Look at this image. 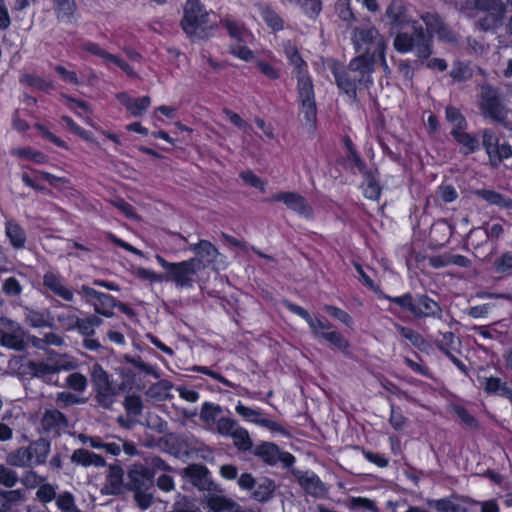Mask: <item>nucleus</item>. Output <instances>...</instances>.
<instances>
[{
	"instance_id": "20e7f679",
	"label": "nucleus",
	"mask_w": 512,
	"mask_h": 512,
	"mask_svg": "<svg viewBox=\"0 0 512 512\" xmlns=\"http://www.w3.org/2000/svg\"><path fill=\"white\" fill-rule=\"evenodd\" d=\"M184 32L190 37L205 38L213 29L209 14L204 10L199 0H188L184 7V17L181 21Z\"/></svg>"
},
{
	"instance_id": "a211bd4d",
	"label": "nucleus",
	"mask_w": 512,
	"mask_h": 512,
	"mask_svg": "<svg viewBox=\"0 0 512 512\" xmlns=\"http://www.w3.org/2000/svg\"><path fill=\"white\" fill-rule=\"evenodd\" d=\"M453 233V228L445 220L435 222L430 229V239L438 246L444 245Z\"/></svg>"
},
{
	"instance_id": "72a5a7b5",
	"label": "nucleus",
	"mask_w": 512,
	"mask_h": 512,
	"mask_svg": "<svg viewBox=\"0 0 512 512\" xmlns=\"http://www.w3.org/2000/svg\"><path fill=\"white\" fill-rule=\"evenodd\" d=\"M116 305V300L112 296L104 293H102L99 298L93 302L95 311L106 317L113 316L111 309Z\"/></svg>"
},
{
	"instance_id": "1a4fd4ad",
	"label": "nucleus",
	"mask_w": 512,
	"mask_h": 512,
	"mask_svg": "<svg viewBox=\"0 0 512 512\" xmlns=\"http://www.w3.org/2000/svg\"><path fill=\"white\" fill-rule=\"evenodd\" d=\"M1 344L14 350H23L25 347V333L18 323L2 317L0 318Z\"/></svg>"
},
{
	"instance_id": "423d86ee",
	"label": "nucleus",
	"mask_w": 512,
	"mask_h": 512,
	"mask_svg": "<svg viewBox=\"0 0 512 512\" xmlns=\"http://www.w3.org/2000/svg\"><path fill=\"white\" fill-rule=\"evenodd\" d=\"M297 92L300 104V116L302 117L301 121L309 132H314L317 122V105L313 82L310 76L301 75L299 77Z\"/></svg>"
},
{
	"instance_id": "2f4dec72",
	"label": "nucleus",
	"mask_w": 512,
	"mask_h": 512,
	"mask_svg": "<svg viewBox=\"0 0 512 512\" xmlns=\"http://www.w3.org/2000/svg\"><path fill=\"white\" fill-rule=\"evenodd\" d=\"M207 505L212 512H229L235 507V502L220 495H212L207 498Z\"/></svg>"
},
{
	"instance_id": "5fc2aeb1",
	"label": "nucleus",
	"mask_w": 512,
	"mask_h": 512,
	"mask_svg": "<svg viewBox=\"0 0 512 512\" xmlns=\"http://www.w3.org/2000/svg\"><path fill=\"white\" fill-rule=\"evenodd\" d=\"M400 332V334L407 340H409L414 346L420 347L424 344V339L420 334L415 332L414 330L406 327L396 326Z\"/></svg>"
},
{
	"instance_id": "13d9d810",
	"label": "nucleus",
	"mask_w": 512,
	"mask_h": 512,
	"mask_svg": "<svg viewBox=\"0 0 512 512\" xmlns=\"http://www.w3.org/2000/svg\"><path fill=\"white\" fill-rule=\"evenodd\" d=\"M220 412V406H216L211 403H205L202 407L200 418L205 422H211L215 420L216 415Z\"/></svg>"
},
{
	"instance_id": "412c9836",
	"label": "nucleus",
	"mask_w": 512,
	"mask_h": 512,
	"mask_svg": "<svg viewBox=\"0 0 512 512\" xmlns=\"http://www.w3.org/2000/svg\"><path fill=\"white\" fill-rule=\"evenodd\" d=\"M123 474V470L120 466L111 465L109 467L107 475L108 483L104 488L108 494H119L121 492Z\"/></svg>"
},
{
	"instance_id": "dca6fc26",
	"label": "nucleus",
	"mask_w": 512,
	"mask_h": 512,
	"mask_svg": "<svg viewBox=\"0 0 512 512\" xmlns=\"http://www.w3.org/2000/svg\"><path fill=\"white\" fill-rule=\"evenodd\" d=\"M191 249L196 253L195 258H200L201 263L205 266L213 263L219 254L217 248L206 240H201L197 244L192 245Z\"/></svg>"
},
{
	"instance_id": "de8ad7c7",
	"label": "nucleus",
	"mask_w": 512,
	"mask_h": 512,
	"mask_svg": "<svg viewBox=\"0 0 512 512\" xmlns=\"http://www.w3.org/2000/svg\"><path fill=\"white\" fill-rule=\"evenodd\" d=\"M446 118L453 125V129L462 130L466 127L465 118L462 116L460 111L453 107L448 106L446 108Z\"/></svg>"
},
{
	"instance_id": "bb28decb",
	"label": "nucleus",
	"mask_w": 512,
	"mask_h": 512,
	"mask_svg": "<svg viewBox=\"0 0 512 512\" xmlns=\"http://www.w3.org/2000/svg\"><path fill=\"white\" fill-rule=\"evenodd\" d=\"M41 424L47 431L66 426L64 415L56 409L47 410L42 417Z\"/></svg>"
},
{
	"instance_id": "6e6552de",
	"label": "nucleus",
	"mask_w": 512,
	"mask_h": 512,
	"mask_svg": "<svg viewBox=\"0 0 512 512\" xmlns=\"http://www.w3.org/2000/svg\"><path fill=\"white\" fill-rule=\"evenodd\" d=\"M481 109L492 120L505 123L507 109L502 104L497 90L490 86H483L481 92Z\"/></svg>"
},
{
	"instance_id": "f8f14e48",
	"label": "nucleus",
	"mask_w": 512,
	"mask_h": 512,
	"mask_svg": "<svg viewBox=\"0 0 512 512\" xmlns=\"http://www.w3.org/2000/svg\"><path fill=\"white\" fill-rule=\"evenodd\" d=\"M273 200L283 202L289 209L295 211L305 218H310L312 216V207L299 193L280 192L273 196Z\"/></svg>"
},
{
	"instance_id": "052dcab7",
	"label": "nucleus",
	"mask_w": 512,
	"mask_h": 512,
	"mask_svg": "<svg viewBox=\"0 0 512 512\" xmlns=\"http://www.w3.org/2000/svg\"><path fill=\"white\" fill-rule=\"evenodd\" d=\"M50 450V443L45 439H39L35 443L34 453L36 454L37 462L43 463Z\"/></svg>"
},
{
	"instance_id": "7c9ffc66",
	"label": "nucleus",
	"mask_w": 512,
	"mask_h": 512,
	"mask_svg": "<svg viewBox=\"0 0 512 512\" xmlns=\"http://www.w3.org/2000/svg\"><path fill=\"white\" fill-rule=\"evenodd\" d=\"M455 140L463 146L464 154H470L478 148V140L462 130L452 129Z\"/></svg>"
},
{
	"instance_id": "2eb2a0df",
	"label": "nucleus",
	"mask_w": 512,
	"mask_h": 512,
	"mask_svg": "<svg viewBox=\"0 0 512 512\" xmlns=\"http://www.w3.org/2000/svg\"><path fill=\"white\" fill-rule=\"evenodd\" d=\"M71 461L85 467H104L106 465L105 459L102 456L92 453L86 449L75 450L71 455Z\"/></svg>"
},
{
	"instance_id": "a18cd8bd",
	"label": "nucleus",
	"mask_w": 512,
	"mask_h": 512,
	"mask_svg": "<svg viewBox=\"0 0 512 512\" xmlns=\"http://www.w3.org/2000/svg\"><path fill=\"white\" fill-rule=\"evenodd\" d=\"M66 385L76 392H83L87 388L88 380L83 374L74 372L66 378Z\"/></svg>"
},
{
	"instance_id": "473e14b6",
	"label": "nucleus",
	"mask_w": 512,
	"mask_h": 512,
	"mask_svg": "<svg viewBox=\"0 0 512 512\" xmlns=\"http://www.w3.org/2000/svg\"><path fill=\"white\" fill-rule=\"evenodd\" d=\"M6 235L15 248H21L24 246L26 240L25 233L17 223L12 221L6 223Z\"/></svg>"
},
{
	"instance_id": "4d7b16f0",
	"label": "nucleus",
	"mask_w": 512,
	"mask_h": 512,
	"mask_svg": "<svg viewBox=\"0 0 512 512\" xmlns=\"http://www.w3.org/2000/svg\"><path fill=\"white\" fill-rule=\"evenodd\" d=\"M36 495L40 501L46 503L52 501L56 497V491L52 485L42 484L38 488Z\"/></svg>"
},
{
	"instance_id": "0e129e2a",
	"label": "nucleus",
	"mask_w": 512,
	"mask_h": 512,
	"mask_svg": "<svg viewBox=\"0 0 512 512\" xmlns=\"http://www.w3.org/2000/svg\"><path fill=\"white\" fill-rule=\"evenodd\" d=\"M113 206L118 208L126 217L140 220V217L134 212L132 206L122 199H117L111 202Z\"/></svg>"
},
{
	"instance_id": "bf43d9fd",
	"label": "nucleus",
	"mask_w": 512,
	"mask_h": 512,
	"mask_svg": "<svg viewBox=\"0 0 512 512\" xmlns=\"http://www.w3.org/2000/svg\"><path fill=\"white\" fill-rule=\"evenodd\" d=\"M389 422L395 430L400 431L406 425L407 418L400 411L391 406Z\"/></svg>"
},
{
	"instance_id": "c9c22d12",
	"label": "nucleus",
	"mask_w": 512,
	"mask_h": 512,
	"mask_svg": "<svg viewBox=\"0 0 512 512\" xmlns=\"http://www.w3.org/2000/svg\"><path fill=\"white\" fill-rule=\"evenodd\" d=\"M258 11L260 12L261 16L267 23V25L275 30L279 31L283 29V20L282 18L270 7L268 6H258Z\"/></svg>"
},
{
	"instance_id": "603ef678",
	"label": "nucleus",
	"mask_w": 512,
	"mask_h": 512,
	"mask_svg": "<svg viewBox=\"0 0 512 512\" xmlns=\"http://www.w3.org/2000/svg\"><path fill=\"white\" fill-rule=\"evenodd\" d=\"M239 424L230 418H220L217 422V431L222 435L232 436Z\"/></svg>"
},
{
	"instance_id": "e433bc0d",
	"label": "nucleus",
	"mask_w": 512,
	"mask_h": 512,
	"mask_svg": "<svg viewBox=\"0 0 512 512\" xmlns=\"http://www.w3.org/2000/svg\"><path fill=\"white\" fill-rule=\"evenodd\" d=\"M90 376L95 389L112 385L108 373L98 363L91 367Z\"/></svg>"
},
{
	"instance_id": "a878e982",
	"label": "nucleus",
	"mask_w": 512,
	"mask_h": 512,
	"mask_svg": "<svg viewBox=\"0 0 512 512\" xmlns=\"http://www.w3.org/2000/svg\"><path fill=\"white\" fill-rule=\"evenodd\" d=\"M440 312V307L437 302L428 298L427 296H421L416 304V311L412 312L415 316L429 317L434 316Z\"/></svg>"
},
{
	"instance_id": "393cba45",
	"label": "nucleus",
	"mask_w": 512,
	"mask_h": 512,
	"mask_svg": "<svg viewBox=\"0 0 512 512\" xmlns=\"http://www.w3.org/2000/svg\"><path fill=\"white\" fill-rule=\"evenodd\" d=\"M256 489L252 493V497L259 502H265L269 500L276 488L274 481L268 478L261 479L258 483L256 482Z\"/></svg>"
},
{
	"instance_id": "aec40b11",
	"label": "nucleus",
	"mask_w": 512,
	"mask_h": 512,
	"mask_svg": "<svg viewBox=\"0 0 512 512\" xmlns=\"http://www.w3.org/2000/svg\"><path fill=\"white\" fill-rule=\"evenodd\" d=\"M299 484L304 488V490L313 495L320 496L324 494V485L320 481L319 477L315 474H302L299 476Z\"/></svg>"
},
{
	"instance_id": "8fccbe9b",
	"label": "nucleus",
	"mask_w": 512,
	"mask_h": 512,
	"mask_svg": "<svg viewBox=\"0 0 512 512\" xmlns=\"http://www.w3.org/2000/svg\"><path fill=\"white\" fill-rule=\"evenodd\" d=\"M321 336L342 351L349 348V342L336 331L324 332L321 333Z\"/></svg>"
},
{
	"instance_id": "69168bd1",
	"label": "nucleus",
	"mask_w": 512,
	"mask_h": 512,
	"mask_svg": "<svg viewBox=\"0 0 512 512\" xmlns=\"http://www.w3.org/2000/svg\"><path fill=\"white\" fill-rule=\"evenodd\" d=\"M2 289L9 296H17L21 292V286L14 277L6 279L3 283Z\"/></svg>"
},
{
	"instance_id": "37998d69",
	"label": "nucleus",
	"mask_w": 512,
	"mask_h": 512,
	"mask_svg": "<svg viewBox=\"0 0 512 512\" xmlns=\"http://www.w3.org/2000/svg\"><path fill=\"white\" fill-rule=\"evenodd\" d=\"M485 390L488 393H498L503 396H510L512 391L506 385V383H502L499 378H487L485 381Z\"/></svg>"
},
{
	"instance_id": "680f3d73",
	"label": "nucleus",
	"mask_w": 512,
	"mask_h": 512,
	"mask_svg": "<svg viewBox=\"0 0 512 512\" xmlns=\"http://www.w3.org/2000/svg\"><path fill=\"white\" fill-rule=\"evenodd\" d=\"M454 411L468 428L476 429L478 427L476 419L466 409L458 406L455 407Z\"/></svg>"
},
{
	"instance_id": "f3484780",
	"label": "nucleus",
	"mask_w": 512,
	"mask_h": 512,
	"mask_svg": "<svg viewBox=\"0 0 512 512\" xmlns=\"http://www.w3.org/2000/svg\"><path fill=\"white\" fill-rule=\"evenodd\" d=\"M43 284L45 287L50 289L54 294L61 297L62 299L66 301H72L73 300V292L65 287L58 276H56L53 273H47L44 276Z\"/></svg>"
},
{
	"instance_id": "49530a36",
	"label": "nucleus",
	"mask_w": 512,
	"mask_h": 512,
	"mask_svg": "<svg viewBox=\"0 0 512 512\" xmlns=\"http://www.w3.org/2000/svg\"><path fill=\"white\" fill-rule=\"evenodd\" d=\"M131 104L128 106L127 111L135 117L141 116L146 109L150 106L151 99L149 96H144L137 99H132Z\"/></svg>"
},
{
	"instance_id": "cd10ccee",
	"label": "nucleus",
	"mask_w": 512,
	"mask_h": 512,
	"mask_svg": "<svg viewBox=\"0 0 512 512\" xmlns=\"http://www.w3.org/2000/svg\"><path fill=\"white\" fill-rule=\"evenodd\" d=\"M32 459L30 447H21L7 455L6 461L11 466L25 467Z\"/></svg>"
},
{
	"instance_id": "6ab92c4d",
	"label": "nucleus",
	"mask_w": 512,
	"mask_h": 512,
	"mask_svg": "<svg viewBox=\"0 0 512 512\" xmlns=\"http://www.w3.org/2000/svg\"><path fill=\"white\" fill-rule=\"evenodd\" d=\"M253 453L255 456L261 458L264 462L270 465L275 464L280 456L279 448L275 444L270 442H265L258 445L253 450Z\"/></svg>"
},
{
	"instance_id": "e2e57ef3",
	"label": "nucleus",
	"mask_w": 512,
	"mask_h": 512,
	"mask_svg": "<svg viewBox=\"0 0 512 512\" xmlns=\"http://www.w3.org/2000/svg\"><path fill=\"white\" fill-rule=\"evenodd\" d=\"M106 62L114 63L121 70H123L127 74V76H129V77H132V78H137L138 77L137 73L131 68V66L126 61H124L123 59L119 58L116 55H113V54L110 53V55H109V57H108Z\"/></svg>"
},
{
	"instance_id": "f03ea898",
	"label": "nucleus",
	"mask_w": 512,
	"mask_h": 512,
	"mask_svg": "<svg viewBox=\"0 0 512 512\" xmlns=\"http://www.w3.org/2000/svg\"><path fill=\"white\" fill-rule=\"evenodd\" d=\"M376 60L373 55H359L352 59L347 69L333 66L337 86L347 95L356 98L357 86L367 88L372 83L371 74Z\"/></svg>"
},
{
	"instance_id": "4468645a",
	"label": "nucleus",
	"mask_w": 512,
	"mask_h": 512,
	"mask_svg": "<svg viewBox=\"0 0 512 512\" xmlns=\"http://www.w3.org/2000/svg\"><path fill=\"white\" fill-rule=\"evenodd\" d=\"M184 476L188 477L191 483L200 490H210L212 482L209 479V471L204 465L191 464L183 470Z\"/></svg>"
},
{
	"instance_id": "5701e85b",
	"label": "nucleus",
	"mask_w": 512,
	"mask_h": 512,
	"mask_svg": "<svg viewBox=\"0 0 512 512\" xmlns=\"http://www.w3.org/2000/svg\"><path fill=\"white\" fill-rule=\"evenodd\" d=\"M172 388L173 385L171 382L162 380L151 385L146 391V395L154 401H164L171 397L170 390Z\"/></svg>"
},
{
	"instance_id": "79ce46f5",
	"label": "nucleus",
	"mask_w": 512,
	"mask_h": 512,
	"mask_svg": "<svg viewBox=\"0 0 512 512\" xmlns=\"http://www.w3.org/2000/svg\"><path fill=\"white\" fill-rule=\"evenodd\" d=\"M246 43L247 42H234L229 46V51L233 56L248 62L254 59V53L245 45Z\"/></svg>"
},
{
	"instance_id": "09e8293b",
	"label": "nucleus",
	"mask_w": 512,
	"mask_h": 512,
	"mask_svg": "<svg viewBox=\"0 0 512 512\" xmlns=\"http://www.w3.org/2000/svg\"><path fill=\"white\" fill-rule=\"evenodd\" d=\"M336 12L339 18L348 24L355 20V16L350 8V0H337Z\"/></svg>"
},
{
	"instance_id": "3c124183",
	"label": "nucleus",
	"mask_w": 512,
	"mask_h": 512,
	"mask_svg": "<svg viewBox=\"0 0 512 512\" xmlns=\"http://www.w3.org/2000/svg\"><path fill=\"white\" fill-rule=\"evenodd\" d=\"M18 482V476L15 471L0 464V484L11 488Z\"/></svg>"
},
{
	"instance_id": "0eeeda50",
	"label": "nucleus",
	"mask_w": 512,
	"mask_h": 512,
	"mask_svg": "<svg viewBox=\"0 0 512 512\" xmlns=\"http://www.w3.org/2000/svg\"><path fill=\"white\" fill-rule=\"evenodd\" d=\"M352 39L357 50H363L361 55H373L375 60L385 63L386 42L376 28H357Z\"/></svg>"
},
{
	"instance_id": "6e6d98bb",
	"label": "nucleus",
	"mask_w": 512,
	"mask_h": 512,
	"mask_svg": "<svg viewBox=\"0 0 512 512\" xmlns=\"http://www.w3.org/2000/svg\"><path fill=\"white\" fill-rule=\"evenodd\" d=\"M125 408L128 413L139 415L142 411V401L139 396L131 395L125 398Z\"/></svg>"
},
{
	"instance_id": "c756f323",
	"label": "nucleus",
	"mask_w": 512,
	"mask_h": 512,
	"mask_svg": "<svg viewBox=\"0 0 512 512\" xmlns=\"http://www.w3.org/2000/svg\"><path fill=\"white\" fill-rule=\"evenodd\" d=\"M223 24L234 42H247L248 38L251 37L249 31L235 21L226 19Z\"/></svg>"
},
{
	"instance_id": "c03bdc74",
	"label": "nucleus",
	"mask_w": 512,
	"mask_h": 512,
	"mask_svg": "<svg viewBox=\"0 0 512 512\" xmlns=\"http://www.w3.org/2000/svg\"><path fill=\"white\" fill-rule=\"evenodd\" d=\"M57 17H71L77 8L75 0H54Z\"/></svg>"
},
{
	"instance_id": "c85d7f7f",
	"label": "nucleus",
	"mask_w": 512,
	"mask_h": 512,
	"mask_svg": "<svg viewBox=\"0 0 512 512\" xmlns=\"http://www.w3.org/2000/svg\"><path fill=\"white\" fill-rule=\"evenodd\" d=\"M285 53L287 55V57L289 58L291 64L294 65L295 67V73H296V78H297V83H299V77L301 75L303 76H309L307 74V72L305 71L304 67H305V62L304 60L302 59V57L299 55L298 53V50L297 48L292 45V44H288L286 47H285Z\"/></svg>"
},
{
	"instance_id": "f704fd0d",
	"label": "nucleus",
	"mask_w": 512,
	"mask_h": 512,
	"mask_svg": "<svg viewBox=\"0 0 512 512\" xmlns=\"http://www.w3.org/2000/svg\"><path fill=\"white\" fill-rule=\"evenodd\" d=\"M454 498L456 497L453 496L452 498L446 499L428 500L427 504L439 512H467L465 508H462L453 501Z\"/></svg>"
},
{
	"instance_id": "39448f33",
	"label": "nucleus",
	"mask_w": 512,
	"mask_h": 512,
	"mask_svg": "<svg viewBox=\"0 0 512 512\" xmlns=\"http://www.w3.org/2000/svg\"><path fill=\"white\" fill-rule=\"evenodd\" d=\"M77 363L66 354L48 353L46 360L34 363V378L42 380L50 385H57V374L60 371H72L77 368Z\"/></svg>"
},
{
	"instance_id": "864d4df0",
	"label": "nucleus",
	"mask_w": 512,
	"mask_h": 512,
	"mask_svg": "<svg viewBox=\"0 0 512 512\" xmlns=\"http://www.w3.org/2000/svg\"><path fill=\"white\" fill-rule=\"evenodd\" d=\"M63 343V340L60 336L50 332L45 333L43 337L35 336L34 335V347H41V344H51L55 346H61Z\"/></svg>"
},
{
	"instance_id": "b1692460",
	"label": "nucleus",
	"mask_w": 512,
	"mask_h": 512,
	"mask_svg": "<svg viewBox=\"0 0 512 512\" xmlns=\"http://www.w3.org/2000/svg\"><path fill=\"white\" fill-rule=\"evenodd\" d=\"M475 193L490 204L512 210V199L506 198L496 191L481 189L477 190Z\"/></svg>"
},
{
	"instance_id": "7ed1b4c3",
	"label": "nucleus",
	"mask_w": 512,
	"mask_h": 512,
	"mask_svg": "<svg viewBox=\"0 0 512 512\" xmlns=\"http://www.w3.org/2000/svg\"><path fill=\"white\" fill-rule=\"evenodd\" d=\"M156 260L166 270L165 281L174 282L180 288L192 287L197 272L205 268L200 258L171 263L160 255H156Z\"/></svg>"
},
{
	"instance_id": "774afa93",
	"label": "nucleus",
	"mask_w": 512,
	"mask_h": 512,
	"mask_svg": "<svg viewBox=\"0 0 512 512\" xmlns=\"http://www.w3.org/2000/svg\"><path fill=\"white\" fill-rule=\"evenodd\" d=\"M223 113L228 117V119L231 121V123H233L238 128H240L244 131H247L250 128V125L245 120H243L239 114H237L229 109H224Z\"/></svg>"
},
{
	"instance_id": "f257e3e1",
	"label": "nucleus",
	"mask_w": 512,
	"mask_h": 512,
	"mask_svg": "<svg viewBox=\"0 0 512 512\" xmlns=\"http://www.w3.org/2000/svg\"><path fill=\"white\" fill-rule=\"evenodd\" d=\"M421 20L426 26V32L419 22H412V33L398 32L394 38L393 46L401 53L413 51L416 57L423 61L430 57L433 51V36L451 44L457 42V37L450 30L444 20L436 13H424Z\"/></svg>"
},
{
	"instance_id": "9d476101",
	"label": "nucleus",
	"mask_w": 512,
	"mask_h": 512,
	"mask_svg": "<svg viewBox=\"0 0 512 512\" xmlns=\"http://www.w3.org/2000/svg\"><path fill=\"white\" fill-rule=\"evenodd\" d=\"M483 146L488 154L490 164L495 168L498 167L503 160L512 156L511 146L506 143L499 144L498 139L491 130H484Z\"/></svg>"
},
{
	"instance_id": "a19ab883",
	"label": "nucleus",
	"mask_w": 512,
	"mask_h": 512,
	"mask_svg": "<svg viewBox=\"0 0 512 512\" xmlns=\"http://www.w3.org/2000/svg\"><path fill=\"white\" fill-rule=\"evenodd\" d=\"M504 19V16L493 13H486L482 18L479 19L478 26L483 31L494 30L502 26Z\"/></svg>"
},
{
	"instance_id": "ddd939ff",
	"label": "nucleus",
	"mask_w": 512,
	"mask_h": 512,
	"mask_svg": "<svg viewBox=\"0 0 512 512\" xmlns=\"http://www.w3.org/2000/svg\"><path fill=\"white\" fill-rule=\"evenodd\" d=\"M385 15L391 29L395 30H402L406 26L412 27V22H418L417 20L410 19L405 6L400 1L391 2L386 9Z\"/></svg>"
},
{
	"instance_id": "4c0bfd02",
	"label": "nucleus",
	"mask_w": 512,
	"mask_h": 512,
	"mask_svg": "<svg viewBox=\"0 0 512 512\" xmlns=\"http://www.w3.org/2000/svg\"><path fill=\"white\" fill-rule=\"evenodd\" d=\"M95 391L98 403L103 408L109 409L115 401V397L117 395L116 389L112 385H110L103 388H97L95 389Z\"/></svg>"
},
{
	"instance_id": "58836bf2",
	"label": "nucleus",
	"mask_w": 512,
	"mask_h": 512,
	"mask_svg": "<svg viewBox=\"0 0 512 512\" xmlns=\"http://www.w3.org/2000/svg\"><path fill=\"white\" fill-rule=\"evenodd\" d=\"M363 189L367 199L378 200L381 195V186L372 173L367 174Z\"/></svg>"
},
{
	"instance_id": "ea45409f",
	"label": "nucleus",
	"mask_w": 512,
	"mask_h": 512,
	"mask_svg": "<svg viewBox=\"0 0 512 512\" xmlns=\"http://www.w3.org/2000/svg\"><path fill=\"white\" fill-rule=\"evenodd\" d=\"M233 438L234 445L241 451H247L252 448V440L249 436V433L246 429L242 427H238L233 435L231 436Z\"/></svg>"
},
{
	"instance_id": "338daca9",
	"label": "nucleus",
	"mask_w": 512,
	"mask_h": 512,
	"mask_svg": "<svg viewBox=\"0 0 512 512\" xmlns=\"http://www.w3.org/2000/svg\"><path fill=\"white\" fill-rule=\"evenodd\" d=\"M148 490L134 491L135 501L141 509H147L152 503V495L147 493Z\"/></svg>"
},
{
	"instance_id": "4be33fe9",
	"label": "nucleus",
	"mask_w": 512,
	"mask_h": 512,
	"mask_svg": "<svg viewBox=\"0 0 512 512\" xmlns=\"http://www.w3.org/2000/svg\"><path fill=\"white\" fill-rule=\"evenodd\" d=\"M506 4L509 5L507 0H474L476 9L504 17L507 11Z\"/></svg>"
},
{
	"instance_id": "9b49d317",
	"label": "nucleus",
	"mask_w": 512,
	"mask_h": 512,
	"mask_svg": "<svg viewBox=\"0 0 512 512\" xmlns=\"http://www.w3.org/2000/svg\"><path fill=\"white\" fill-rule=\"evenodd\" d=\"M127 486L132 491L149 490L153 486V474L142 464H134L128 472Z\"/></svg>"
}]
</instances>
